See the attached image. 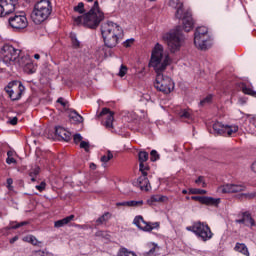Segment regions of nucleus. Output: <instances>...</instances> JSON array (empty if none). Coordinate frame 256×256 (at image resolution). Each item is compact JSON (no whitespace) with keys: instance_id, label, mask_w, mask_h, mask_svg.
I'll list each match as a JSON object with an SVG mask.
<instances>
[{"instance_id":"1","label":"nucleus","mask_w":256,"mask_h":256,"mask_svg":"<svg viewBox=\"0 0 256 256\" xmlns=\"http://www.w3.org/2000/svg\"><path fill=\"white\" fill-rule=\"evenodd\" d=\"M101 33L105 47L114 49L123 39V28L113 21L104 22L101 25Z\"/></svg>"},{"instance_id":"2","label":"nucleus","mask_w":256,"mask_h":256,"mask_svg":"<svg viewBox=\"0 0 256 256\" xmlns=\"http://www.w3.org/2000/svg\"><path fill=\"white\" fill-rule=\"evenodd\" d=\"M73 19L76 25H83V27H87L88 29H97L101 21L105 19V15L99 8V2L95 1L88 13L74 17Z\"/></svg>"},{"instance_id":"3","label":"nucleus","mask_w":256,"mask_h":256,"mask_svg":"<svg viewBox=\"0 0 256 256\" xmlns=\"http://www.w3.org/2000/svg\"><path fill=\"white\" fill-rule=\"evenodd\" d=\"M171 61L169 54H164L163 45L156 43L152 50L149 67H153L156 75H161L171 65Z\"/></svg>"},{"instance_id":"4","label":"nucleus","mask_w":256,"mask_h":256,"mask_svg":"<svg viewBox=\"0 0 256 256\" xmlns=\"http://www.w3.org/2000/svg\"><path fill=\"white\" fill-rule=\"evenodd\" d=\"M53 13V5L49 0H40L34 5V9L31 13V19L36 25H41L44 21H47Z\"/></svg>"},{"instance_id":"5","label":"nucleus","mask_w":256,"mask_h":256,"mask_svg":"<svg viewBox=\"0 0 256 256\" xmlns=\"http://www.w3.org/2000/svg\"><path fill=\"white\" fill-rule=\"evenodd\" d=\"M163 39L168 45L170 53H177L183 45V30L181 26H177L174 30L164 34Z\"/></svg>"},{"instance_id":"6","label":"nucleus","mask_w":256,"mask_h":256,"mask_svg":"<svg viewBox=\"0 0 256 256\" xmlns=\"http://www.w3.org/2000/svg\"><path fill=\"white\" fill-rule=\"evenodd\" d=\"M186 231H191V233H194V235L202 241H209L213 239V232H211V228L205 222H193L191 226L186 227Z\"/></svg>"},{"instance_id":"7","label":"nucleus","mask_w":256,"mask_h":256,"mask_svg":"<svg viewBox=\"0 0 256 256\" xmlns=\"http://www.w3.org/2000/svg\"><path fill=\"white\" fill-rule=\"evenodd\" d=\"M211 42V36L209 35V28L200 26L194 33V45L197 49L205 51L209 49V43Z\"/></svg>"},{"instance_id":"8","label":"nucleus","mask_w":256,"mask_h":256,"mask_svg":"<svg viewBox=\"0 0 256 256\" xmlns=\"http://www.w3.org/2000/svg\"><path fill=\"white\" fill-rule=\"evenodd\" d=\"M154 87L155 89H157V91H160L165 95H169V93H171V91L175 89V83H173V80L168 76H165L163 74H156V81L154 83Z\"/></svg>"},{"instance_id":"9","label":"nucleus","mask_w":256,"mask_h":256,"mask_svg":"<svg viewBox=\"0 0 256 256\" xmlns=\"http://www.w3.org/2000/svg\"><path fill=\"white\" fill-rule=\"evenodd\" d=\"M0 53L2 55L3 63H5L6 65H12L19 58L21 50L16 49L15 47H13V45L4 44L0 50Z\"/></svg>"},{"instance_id":"10","label":"nucleus","mask_w":256,"mask_h":256,"mask_svg":"<svg viewBox=\"0 0 256 256\" xmlns=\"http://www.w3.org/2000/svg\"><path fill=\"white\" fill-rule=\"evenodd\" d=\"M6 93L9 95L11 101H19L25 92V86L20 81H12L5 87Z\"/></svg>"},{"instance_id":"11","label":"nucleus","mask_w":256,"mask_h":256,"mask_svg":"<svg viewBox=\"0 0 256 256\" xmlns=\"http://www.w3.org/2000/svg\"><path fill=\"white\" fill-rule=\"evenodd\" d=\"M8 23L12 29L21 30L25 29L29 22L27 21V17L24 14L16 13L13 16L9 17Z\"/></svg>"},{"instance_id":"12","label":"nucleus","mask_w":256,"mask_h":256,"mask_svg":"<svg viewBox=\"0 0 256 256\" xmlns=\"http://www.w3.org/2000/svg\"><path fill=\"white\" fill-rule=\"evenodd\" d=\"M16 5L17 0H0L1 17H9V15L15 13Z\"/></svg>"},{"instance_id":"13","label":"nucleus","mask_w":256,"mask_h":256,"mask_svg":"<svg viewBox=\"0 0 256 256\" xmlns=\"http://www.w3.org/2000/svg\"><path fill=\"white\" fill-rule=\"evenodd\" d=\"M102 120V125L106 127V129H113V121H115V112L109 110L108 108H103L100 114L98 115V119Z\"/></svg>"},{"instance_id":"14","label":"nucleus","mask_w":256,"mask_h":256,"mask_svg":"<svg viewBox=\"0 0 256 256\" xmlns=\"http://www.w3.org/2000/svg\"><path fill=\"white\" fill-rule=\"evenodd\" d=\"M247 187L243 184L227 183L218 187V193H241L245 191Z\"/></svg>"},{"instance_id":"15","label":"nucleus","mask_w":256,"mask_h":256,"mask_svg":"<svg viewBox=\"0 0 256 256\" xmlns=\"http://www.w3.org/2000/svg\"><path fill=\"white\" fill-rule=\"evenodd\" d=\"M133 223L138 227V229H141V231H153L156 227V224L147 223L143 219V216H136Z\"/></svg>"},{"instance_id":"16","label":"nucleus","mask_w":256,"mask_h":256,"mask_svg":"<svg viewBox=\"0 0 256 256\" xmlns=\"http://www.w3.org/2000/svg\"><path fill=\"white\" fill-rule=\"evenodd\" d=\"M168 5L172 7V9H176V19L183 18V2H181V0H169Z\"/></svg>"},{"instance_id":"17","label":"nucleus","mask_w":256,"mask_h":256,"mask_svg":"<svg viewBox=\"0 0 256 256\" xmlns=\"http://www.w3.org/2000/svg\"><path fill=\"white\" fill-rule=\"evenodd\" d=\"M183 29L186 31V33H189V31L193 30V25H195V22L193 21V16L191 15V12L184 13L183 19Z\"/></svg>"},{"instance_id":"18","label":"nucleus","mask_w":256,"mask_h":256,"mask_svg":"<svg viewBox=\"0 0 256 256\" xmlns=\"http://www.w3.org/2000/svg\"><path fill=\"white\" fill-rule=\"evenodd\" d=\"M135 187H139L141 191H149L151 189V184L149 183V178L147 176H140L136 181H134Z\"/></svg>"},{"instance_id":"19","label":"nucleus","mask_w":256,"mask_h":256,"mask_svg":"<svg viewBox=\"0 0 256 256\" xmlns=\"http://www.w3.org/2000/svg\"><path fill=\"white\" fill-rule=\"evenodd\" d=\"M236 223L243 224L246 226L250 225V227H255V225H256L255 219H253V217H251V213H249V212H244L242 214V218L236 220Z\"/></svg>"},{"instance_id":"20","label":"nucleus","mask_w":256,"mask_h":256,"mask_svg":"<svg viewBox=\"0 0 256 256\" xmlns=\"http://www.w3.org/2000/svg\"><path fill=\"white\" fill-rule=\"evenodd\" d=\"M55 133L58 137H61V139L63 141H71V132H69L68 130H66L65 128L61 127V126H57L55 128Z\"/></svg>"},{"instance_id":"21","label":"nucleus","mask_w":256,"mask_h":256,"mask_svg":"<svg viewBox=\"0 0 256 256\" xmlns=\"http://www.w3.org/2000/svg\"><path fill=\"white\" fill-rule=\"evenodd\" d=\"M73 219H75V215H70L66 218H63L61 220H57L54 223V227H56V229H60V227H65V225H69V223H71V221H73Z\"/></svg>"},{"instance_id":"22","label":"nucleus","mask_w":256,"mask_h":256,"mask_svg":"<svg viewBox=\"0 0 256 256\" xmlns=\"http://www.w3.org/2000/svg\"><path fill=\"white\" fill-rule=\"evenodd\" d=\"M234 251H237V253H241L242 255L249 256V248H247V245L245 243H239L237 242Z\"/></svg>"},{"instance_id":"23","label":"nucleus","mask_w":256,"mask_h":256,"mask_svg":"<svg viewBox=\"0 0 256 256\" xmlns=\"http://www.w3.org/2000/svg\"><path fill=\"white\" fill-rule=\"evenodd\" d=\"M31 58H29V56L25 55V56H21L14 61L12 63H14V65H18V67H22V69L28 64L30 63Z\"/></svg>"},{"instance_id":"24","label":"nucleus","mask_w":256,"mask_h":256,"mask_svg":"<svg viewBox=\"0 0 256 256\" xmlns=\"http://www.w3.org/2000/svg\"><path fill=\"white\" fill-rule=\"evenodd\" d=\"M239 131V126L237 125H226L224 129V136L225 137H231V135H234V133H237Z\"/></svg>"},{"instance_id":"25","label":"nucleus","mask_w":256,"mask_h":256,"mask_svg":"<svg viewBox=\"0 0 256 256\" xmlns=\"http://www.w3.org/2000/svg\"><path fill=\"white\" fill-rule=\"evenodd\" d=\"M202 201L203 205H219V203H221V198L204 196V198H202Z\"/></svg>"},{"instance_id":"26","label":"nucleus","mask_w":256,"mask_h":256,"mask_svg":"<svg viewBox=\"0 0 256 256\" xmlns=\"http://www.w3.org/2000/svg\"><path fill=\"white\" fill-rule=\"evenodd\" d=\"M167 201V196L163 195H153L149 200L148 203L153 205V203H165Z\"/></svg>"},{"instance_id":"27","label":"nucleus","mask_w":256,"mask_h":256,"mask_svg":"<svg viewBox=\"0 0 256 256\" xmlns=\"http://www.w3.org/2000/svg\"><path fill=\"white\" fill-rule=\"evenodd\" d=\"M225 127L226 125L221 122H215L213 124V130L215 133H217V135H225Z\"/></svg>"},{"instance_id":"28","label":"nucleus","mask_w":256,"mask_h":256,"mask_svg":"<svg viewBox=\"0 0 256 256\" xmlns=\"http://www.w3.org/2000/svg\"><path fill=\"white\" fill-rule=\"evenodd\" d=\"M24 73H27L28 75H33V73H35L37 71V67L35 66V64H33V61L30 60V62H28L24 68H23Z\"/></svg>"},{"instance_id":"29","label":"nucleus","mask_w":256,"mask_h":256,"mask_svg":"<svg viewBox=\"0 0 256 256\" xmlns=\"http://www.w3.org/2000/svg\"><path fill=\"white\" fill-rule=\"evenodd\" d=\"M69 117L71 121H74V123H83V116H81V114L77 113L75 110L70 111Z\"/></svg>"},{"instance_id":"30","label":"nucleus","mask_w":256,"mask_h":256,"mask_svg":"<svg viewBox=\"0 0 256 256\" xmlns=\"http://www.w3.org/2000/svg\"><path fill=\"white\" fill-rule=\"evenodd\" d=\"M111 219V213L106 212L96 220V225H105Z\"/></svg>"},{"instance_id":"31","label":"nucleus","mask_w":256,"mask_h":256,"mask_svg":"<svg viewBox=\"0 0 256 256\" xmlns=\"http://www.w3.org/2000/svg\"><path fill=\"white\" fill-rule=\"evenodd\" d=\"M24 241H26L27 243H31V245L35 246L41 245V242H39V240H37V238L33 235L26 236L24 238Z\"/></svg>"},{"instance_id":"32","label":"nucleus","mask_w":256,"mask_h":256,"mask_svg":"<svg viewBox=\"0 0 256 256\" xmlns=\"http://www.w3.org/2000/svg\"><path fill=\"white\" fill-rule=\"evenodd\" d=\"M242 92L245 95H250L251 97H256V91L253 89L247 87V84H242Z\"/></svg>"},{"instance_id":"33","label":"nucleus","mask_w":256,"mask_h":256,"mask_svg":"<svg viewBox=\"0 0 256 256\" xmlns=\"http://www.w3.org/2000/svg\"><path fill=\"white\" fill-rule=\"evenodd\" d=\"M179 117L181 119H193V116L191 115V110L183 109L179 112Z\"/></svg>"},{"instance_id":"34","label":"nucleus","mask_w":256,"mask_h":256,"mask_svg":"<svg viewBox=\"0 0 256 256\" xmlns=\"http://www.w3.org/2000/svg\"><path fill=\"white\" fill-rule=\"evenodd\" d=\"M13 155H15V152H13L12 150H9L7 152V159H6L7 165H12V164L17 163V160H15V158H13Z\"/></svg>"},{"instance_id":"35","label":"nucleus","mask_w":256,"mask_h":256,"mask_svg":"<svg viewBox=\"0 0 256 256\" xmlns=\"http://www.w3.org/2000/svg\"><path fill=\"white\" fill-rule=\"evenodd\" d=\"M70 39L72 41V45L75 49L81 47V42H79V40H77V34L75 33H70Z\"/></svg>"},{"instance_id":"36","label":"nucleus","mask_w":256,"mask_h":256,"mask_svg":"<svg viewBox=\"0 0 256 256\" xmlns=\"http://www.w3.org/2000/svg\"><path fill=\"white\" fill-rule=\"evenodd\" d=\"M139 163H145L149 160V153L141 151L138 154Z\"/></svg>"},{"instance_id":"37","label":"nucleus","mask_w":256,"mask_h":256,"mask_svg":"<svg viewBox=\"0 0 256 256\" xmlns=\"http://www.w3.org/2000/svg\"><path fill=\"white\" fill-rule=\"evenodd\" d=\"M75 13H80L83 15L85 13V4L83 2H79L77 6L74 7Z\"/></svg>"},{"instance_id":"38","label":"nucleus","mask_w":256,"mask_h":256,"mask_svg":"<svg viewBox=\"0 0 256 256\" xmlns=\"http://www.w3.org/2000/svg\"><path fill=\"white\" fill-rule=\"evenodd\" d=\"M112 158H113V153H111V151H108L107 155H104L100 158V161L102 163H109V161H111Z\"/></svg>"},{"instance_id":"39","label":"nucleus","mask_w":256,"mask_h":256,"mask_svg":"<svg viewBox=\"0 0 256 256\" xmlns=\"http://www.w3.org/2000/svg\"><path fill=\"white\" fill-rule=\"evenodd\" d=\"M149 170V166L145 164V162L139 164V171L142 175L147 176V171Z\"/></svg>"},{"instance_id":"40","label":"nucleus","mask_w":256,"mask_h":256,"mask_svg":"<svg viewBox=\"0 0 256 256\" xmlns=\"http://www.w3.org/2000/svg\"><path fill=\"white\" fill-rule=\"evenodd\" d=\"M192 195H207V190L193 188L190 189Z\"/></svg>"},{"instance_id":"41","label":"nucleus","mask_w":256,"mask_h":256,"mask_svg":"<svg viewBox=\"0 0 256 256\" xmlns=\"http://www.w3.org/2000/svg\"><path fill=\"white\" fill-rule=\"evenodd\" d=\"M212 99H213V96L212 95H208L203 100L200 101V105L202 107L205 106V105H209V103H211Z\"/></svg>"},{"instance_id":"42","label":"nucleus","mask_w":256,"mask_h":256,"mask_svg":"<svg viewBox=\"0 0 256 256\" xmlns=\"http://www.w3.org/2000/svg\"><path fill=\"white\" fill-rule=\"evenodd\" d=\"M141 205H143V201L142 200H139V201H135V200L128 201V207H141Z\"/></svg>"},{"instance_id":"43","label":"nucleus","mask_w":256,"mask_h":256,"mask_svg":"<svg viewBox=\"0 0 256 256\" xmlns=\"http://www.w3.org/2000/svg\"><path fill=\"white\" fill-rule=\"evenodd\" d=\"M90 147H91V145L89 144V142H87V141L80 142V149H84V151H86V153H89Z\"/></svg>"},{"instance_id":"44","label":"nucleus","mask_w":256,"mask_h":256,"mask_svg":"<svg viewBox=\"0 0 256 256\" xmlns=\"http://www.w3.org/2000/svg\"><path fill=\"white\" fill-rule=\"evenodd\" d=\"M157 160H159V153H157V150H152L150 152V161L155 162Z\"/></svg>"},{"instance_id":"45","label":"nucleus","mask_w":256,"mask_h":256,"mask_svg":"<svg viewBox=\"0 0 256 256\" xmlns=\"http://www.w3.org/2000/svg\"><path fill=\"white\" fill-rule=\"evenodd\" d=\"M39 171H40V168L38 166H35L34 168H32L30 171H29V176L30 177H37V175H39Z\"/></svg>"},{"instance_id":"46","label":"nucleus","mask_w":256,"mask_h":256,"mask_svg":"<svg viewBox=\"0 0 256 256\" xmlns=\"http://www.w3.org/2000/svg\"><path fill=\"white\" fill-rule=\"evenodd\" d=\"M125 75H127V66L125 65H121L119 72H118V76L119 77H125Z\"/></svg>"},{"instance_id":"47","label":"nucleus","mask_w":256,"mask_h":256,"mask_svg":"<svg viewBox=\"0 0 256 256\" xmlns=\"http://www.w3.org/2000/svg\"><path fill=\"white\" fill-rule=\"evenodd\" d=\"M28 224H29V222L24 221V222H20L16 225L10 226L7 229H19V227H23L24 225H28Z\"/></svg>"},{"instance_id":"48","label":"nucleus","mask_w":256,"mask_h":256,"mask_svg":"<svg viewBox=\"0 0 256 256\" xmlns=\"http://www.w3.org/2000/svg\"><path fill=\"white\" fill-rule=\"evenodd\" d=\"M241 197H244L245 199H255L256 193H243L241 194Z\"/></svg>"},{"instance_id":"49","label":"nucleus","mask_w":256,"mask_h":256,"mask_svg":"<svg viewBox=\"0 0 256 256\" xmlns=\"http://www.w3.org/2000/svg\"><path fill=\"white\" fill-rule=\"evenodd\" d=\"M45 187H47V183L44 181L40 183V185H36V189L42 193V191H45Z\"/></svg>"},{"instance_id":"50","label":"nucleus","mask_w":256,"mask_h":256,"mask_svg":"<svg viewBox=\"0 0 256 256\" xmlns=\"http://www.w3.org/2000/svg\"><path fill=\"white\" fill-rule=\"evenodd\" d=\"M195 183L199 185V183L202 184V187H207V183H205V180L203 176H199L197 180H195Z\"/></svg>"},{"instance_id":"51","label":"nucleus","mask_w":256,"mask_h":256,"mask_svg":"<svg viewBox=\"0 0 256 256\" xmlns=\"http://www.w3.org/2000/svg\"><path fill=\"white\" fill-rule=\"evenodd\" d=\"M73 139L74 143L77 145V143H81V141H83V136H81V134H75Z\"/></svg>"},{"instance_id":"52","label":"nucleus","mask_w":256,"mask_h":256,"mask_svg":"<svg viewBox=\"0 0 256 256\" xmlns=\"http://www.w3.org/2000/svg\"><path fill=\"white\" fill-rule=\"evenodd\" d=\"M135 42V39L131 38V39H127L123 45L124 47H129L130 45H133V43Z\"/></svg>"},{"instance_id":"53","label":"nucleus","mask_w":256,"mask_h":256,"mask_svg":"<svg viewBox=\"0 0 256 256\" xmlns=\"http://www.w3.org/2000/svg\"><path fill=\"white\" fill-rule=\"evenodd\" d=\"M205 196H192L193 201H199V203L203 204V199Z\"/></svg>"},{"instance_id":"54","label":"nucleus","mask_w":256,"mask_h":256,"mask_svg":"<svg viewBox=\"0 0 256 256\" xmlns=\"http://www.w3.org/2000/svg\"><path fill=\"white\" fill-rule=\"evenodd\" d=\"M238 103L240 105H245V103H247V97H240Z\"/></svg>"},{"instance_id":"55","label":"nucleus","mask_w":256,"mask_h":256,"mask_svg":"<svg viewBox=\"0 0 256 256\" xmlns=\"http://www.w3.org/2000/svg\"><path fill=\"white\" fill-rule=\"evenodd\" d=\"M117 207H128V201L116 203Z\"/></svg>"},{"instance_id":"56","label":"nucleus","mask_w":256,"mask_h":256,"mask_svg":"<svg viewBox=\"0 0 256 256\" xmlns=\"http://www.w3.org/2000/svg\"><path fill=\"white\" fill-rule=\"evenodd\" d=\"M17 121H18L17 117H13V118H11V119L8 121V123H9L10 125H17Z\"/></svg>"},{"instance_id":"57","label":"nucleus","mask_w":256,"mask_h":256,"mask_svg":"<svg viewBox=\"0 0 256 256\" xmlns=\"http://www.w3.org/2000/svg\"><path fill=\"white\" fill-rule=\"evenodd\" d=\"M57 103H60V105H62V107L67 106V102H65V100L63 98H58Z\"/></svg>"},{"instance_id":"58","label":"nucleus","mask_w":256,"mask_h":256,"mask_svg":"<svg viewBox=\"0 0 256 256\" xmlns=\"http://www.w3.org/2000/svg\"><path fill=\"white\" fill-rule=\"evenodd\" d=\"M16 241H19V236H14L13 238H11L9 240V243H11V245H13V243H15Z\"/></svg>"},{"instance_id":"59","label":"nucleus","mask_w":256,"mask_h":256,"mask_svg":"<svg viewBox=\"0 0 256 256\" xmlns=\"http://www.w3.org/2000/svg\"><path fill=\"white\" fill-rule=\"evenodd\" d=\"M155 249H157V246H153L148 252L147 255H153L155 253Z\"/></svg>"},{"instance_id":"60","label":"nucleus","mask_w":256,"mask_h":256,"mask_svg":"<svg viewBox=\"0 0 256 256\" xmlns=\"http://www.w3.org/2000/svg\"><path fill=\"white\" fill-rule=\"evenodd\" d=\"M7 185L8 187H11V185H13V180L11 178L7 179Z\"/></svg>"},{"instance_id":"61","label":"nucleus","mask_w":256,"mask_h":256,"mask_svg":"<svg viewBox=\"0 0 256 256\" xmlns=\"http://www.w3.org/2000/svg\"><path fill=\"white\" fill-rule=\"evenodd\" d=\"M251 169L254 173H256V161L252 163Z\"/></svg>"},{"instance_id":"62","label":"nucleus","mask_w":256,"mask_h":256,"mask_svg":"<svg viewBox=\"0 0 256 256\" xmlns=\"http://www.w3.org/2000/svg\"><path fill=\"white\" fill-rule=\"evenodd\" d=\"M90 169H92L93 171H95V169H97V165H95V163H91V164H90Z\"/></svg>"},{"instance_id":"63","label":"nucleus","mask_w":256,"mask_h":256,"mask_svg":"<svg viewBox=\"0 0 256 256\" xmlns=\"http://www.w3.org/2000/svg\"><path fill=\"white\" fill-rule=\"evenodd\" d=\"M30 177H31L32 183H35V181H37V179H36L37 176H30Z\"/></svg>"},{"instance_id":"64","label":"nucleus","mask_w":256,"mask_h":256,"mask_svg":"<svg viewBox=\"0 0 256 256\" xmlns=\"http://www.w3.org/2000/svg\"><path fill=\"white\" fill-rule=\"evenodd\" d=\"M34 59H37V60H38V59H41V56H40L39 54H35V55H34Z\"/></svg>"}]
</instances>
